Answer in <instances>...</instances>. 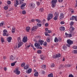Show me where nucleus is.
<instances>
[{
    "label": "nucleus",
    "instance_id": "nucleus-57",
    "mask_svg": "<svg viewBox=\"0 0 77 77\" xmlns=\"http://www.w3.org/2000/svg\"><path fill=\"white\" fill-rule=\"evenodd\" d=\"M74 77V76L72 74L69 75V77Z\"/></svg>",
    "mask_w": 77,
    "mask_h": 77
},
{
    "label": "nucleus",
    "instance_id": "nucleus-11",
    "mask_svg": "<svg viewBox=\"0 0 77 77\" xmlns=\"http://www.w3.org/2000/svg\"><path fill=\"white\" fill-rule=\"evenodd\" d=\"M26 5V3H24L21 5V9L22 10H24V6Z\"/></svg>",
    "mask_w": 77,
    "mask_h": 77
},
{
    "label": "nucleus",
    "instance_id": "nucleus-62",
    "mask_svg": "<svg viewBox=\"0 0 77 77\" xmlns=\"http://www.w3.org/2000/svg\"><path fill=\"white\" fill-rule=\"evenodd\" d=\"M63 50H64L65 51L66 50V49H67V48H66V47L63 48Z\"/></svg>",
    "mask_w": 77,
    "mask_h": 77
},
{
    "label": "nucleus",
    "instance_id": "nucleus-2",
    "mask_svg": "<svg viewBox=\"0 0 77 77\" xmlns=\"http://www.w3.org/2000/svg\"><path fill=\"white\" fill-rule=\"evenodd\" d=\"M29 7L30 9H33L35 8V4L34 3H32L29 4Z\"/></svg>",
    "mask_w": 77,
    "mask_h": 77
},
{
    "label": "nucleus",
    "instance_id": "nucleus-48",
    "mask_svg": "<svg viewBox=\"0 0 77 77\" xmlns=\"http://www.w3.org/2000/svg\"><path fill=\"white\" fill-rule=\"evenodd\" d=\"M7 3L8 5H11V2L9 1H8Z\"/></svg>",
    "mask_w": 77,
    "mask_h": 77
},
{
    "label": "nucleus",
    "instance_id": "nucleus-21",
    "mask_svg": "<svg viewBox=\"0 0 77 77\" xmlns=\"http://www.w3.org/2000/svg\"><path fill=\"white\" fill-rule=\"evenodd\" d=\"M64 68V66H63V65L60 64V68H59V69H63Z\"/></svg>",
    "mask_w": 77,
    "mask_h": 77
},
{
    "label": "nucleus",
    "instance_id": "nucleus-36",
    "mask_svg": "<svg viewBox=\"0 0 77 77\" xmlns=\"http://www.w3.org/2000/svg\"><path fill=\"white\" fill-rule=\"evenodd\" d=\"M45 36H50V35L48 34V32H45Z\"/></svg>",
    "mask_w": 77,
    "mask_h": 77
},
{
    "label": "nucleus",
    "instance_id": "nucleus-38",
    "mask_svg": "<svg viewBox=\"0 0 77 77\" xmlns=\"http://www.w3.org/2000/svg\"><path fill=\"white\" fill-rule=\"evenodd\" d=\"M67 37H69V38H71L72 37V35L71 34H68V36Z\"/></svg>",
    "mask_w": 77,
    "mask_h": 77
},
{
    "label": "nucleus",
    "instance_id": "nucleus-27",
    "mask_svg": "<svg viewBox=\"0 0 77 77\" xmlns=\"http://www.w3.org/2000/svg\"><path fill=\"white\" fill-rule=\"evenodd\" d=\"M17 41L19 42H21V38L20 37L17 38Z\"/></svg>",
    "mask_w": 77,
    "mask_h": 77
},
{
    "label": "nucleus",
    "instance_id": "nucleus-16",
    "mask_svg": "<svg viewBox=\"0 0 77 77\" xmlns=\"http://www.w3.org/2000/svg\"><path fill=\"white\" fill-rule=\"evenodd\" d=\"M74 29H75V28L73 27L72 26H71L70 27L69 30L70 31V32H73V31L74 30Z\"/></svg>",
    "mask_w": 77,
    "mask_h": 77
},
{
    "label": "nucleus",
    "instance_id": "nucleus-22",
    "mask_svg": "<svg viewBox=\"0 0 77 77\" xmlns=\"http://www.w3.org/2000/svg\"><path fill=\"white\" fill-rule=\"evenodd\" d=\"M29 66L27 64L23 67V68L24 69H27L29 68Z\"/></svg>",
    "mask_w": 77,
    "mask_h": 77
},
{
    "label": "nucleus",
    "instance_id": "nucleus-55",
    "mask_svg": "<svg viewBox=\"0 0 77 77\" xmlns=\"http://www.w3.org/2000/svg\"><path fill=\"white\" fill-rule=\"evenodd\" d=\"M42 66V68H46V66H45V65H43Z\"/></svg>",
    "mask_w": 77,
    "mask_h": 77
},
{
    "label": "nucleus",
    "instance_id": "nucleus-44",
    "mask_svg": "<svg viewBox=\"0 0 77 77\" xmlns=\"http://www.w3.org/2000/svg\"><path fill=\"white\" fill-rule=\"evenodd\" d=\"M36 21L38 23H40L41 22V21L39 20L38 19H37L36 20Z\"/></svg>",
    "mask_w": 77,
    "mask_h": 77
},
{
    "label": "nucleus",
    "instance_id": "nucleus-28",
    "mask_svg": "<svg viewBox=\"0 0 77 77\" xmlns=\"http://www.w3.org/2000/svg\"><path fill=\"white\" fill-rule=\"evenodd\" d=\"M10 60H11L12 61L14 60V56L12 55H11L10 57Z\"/></svg>",
    "mask_w": 77,
    "mask_h": 77
},
{
    "label": "nucleus",
    "instance_id": "nucleus-34",
    "mask_svg": "<svg viewBox=\"0 0 77 77\" xmlns=\"http://www.w3.org/2000/svg\"><path fill=\"white\" fill-rule=\"evenodd\" d=\"M30 27H27L26 28V30L27 31H29L30 30Z\"/></svg>",
    "mask_w": 77,
    "mask_h": 77
},
{
    "label": "nucleus",
    "instance_id": "nucleus-12",
    "mask_svg": "<svg viewBox=\"0 0 77 77\" xmlns=\"http://www.w3.org/2000/svg\"><path fill=\"white\" fill-rule=\"evenodd\" d=\"M64 18V14L62 13H61L60 14V18L61 19H63Z\"/></svg>",
    "mask_w": 77,
    "mask_h": 77
},
{
    "label": "nucleus",
    "instance_id": "nucleus-25",
    "mask_svg": "<svg viewBox=\"0 0 77 77\" xmlns=\"http://www.w3.org/2000/svg\"><path fill=\"white\" fill-rule=\"evenodd\" d=\"M59 40L58 39V38H57V37H55L54 39V42H57Z\"/></svg>",
    "mask_w": 77,
    "mask_h": 77
},
{
    "label": "nucleus",
    "instance_id": "nucleus-24",
    "mask_svg": "<svg viewBox=\"0 0 77 77\" xmlns=\"http://www.w3.org/2000/svg\"><path fill=\"white\" fill-rule=\"evenodd\" d=\"M17 61H15V62H14L13 63H11V66H14L15 65V63H17Z\"/></svg>",
    "mask_w": 77,
    "mask_h": 77
},
{
    "label": "nucleus",
    "instance_id": "nucleus-26",
    "mask_svg": "<svg viewBox=\"0 0 77 77\" xmlns=\"http://www.w3.org/2000/svg\"><path fill=\"white\" fill-rule=\"evenodd\" d=\"M25 65H26L25 63H23L21 64V66H22V67H24V66H25Z\"/></svg>",
    "mask_w": 77,
    "mask_h": 77
},
{
    "label": "nucleus",
    "instance_id": "nucleus-20",
    "mask_svg": "<svg viewBox=\"0 0 77 77\" xmlns=\"http://www.w3.org/2000/svg\"><path fill=\"white\" fill-rule=\"evenodd\" d=\"M75 16H72L71 17H70V20H72V21H73V20H75Z\"/></svg>",
    "mask_w": 77,
    "mask_h": 77
},
{
    "label": "nucleus",
    "instance_id": "nucleus-8",
    "mask_svg": "<svg viewBox=\"0 0 77 77\" xmlns=\"http://www.w3.org/2000/svg\"><path fill=\"white\" fill-rule=\"evenodd\" d=\"M14 72L17 75H19V74H20V71H18V69H16V70H15L14 71Z\"/></svg>",
    "mask_w": 77,
    "mask_h": 77
},
{
    "label": "nucleus",
    "instance_id": "nucleus-10",
    "mask_svg": "<svg viewBox=\"0 0 77 77\" xmlns=\"http://www.w3.org/2000/svg\"><path fill=\"white\" fill-rule=\"evenodd\" d=\"M28 39H27V38L26 37H24L23 39V42H26L27 41V40Z\"/></svg>",
    "mask_w": 77,
    "mask_h": 77
},
{
    "label": "nucleus",
    "instance_id": "nucleus-61",
    "mask_svg": "<svg viewBox=\"0 0 77 77\" xmlns=\"http://www.w3.org/2000/svg\"><path fill=\"white\" fill-rule=\"evenodd\" d=\"M75 21H77V16L75 17Z\"/></svg>",
    "mask_w": 77,
    "mask_h": 77
},
{
    "label": "nucleus",
    "instance_id": "nucleus-49",
    "mask_svg": "<svg viewBox=\"0 0 77 77\" xmlns=\"http://www.w3.org/2000/svg\"><path fill=\"white\" fill-rule=\"evenodd\" d=\"M1 41H2V42H4V38H1Z\"/></svg>",
    "mask_w": 77,
    "mask_h": 77
},
{
    "label": "nucleus",
    "instance_id": "nucleus-1",
    "mask_svg": "<svg viewBox=\"0 0 77 77\" xmlns=\"http://www.w3.org/2000/svg\"><path fill=\"white\" fill-rule=\"evenodd\" d=\"M57 2V0H52L51 3H52V7L53 8H55Z\"/></svg>",
    "mask_w": 77,
    "mask_h": 77
},
{
    "label": "nucleus",
    "instance_id": "nucleus-46",
    "mask_svg": "<svg viewBox=\"0 0 77 77\" xmlns=\"http://www.w3.org/2000/svg\"><path fill=\"white\" fill-rule=\"evenodd\" d=\"M39 11L40 12H42L44 11V9H42V8H41L40 9Z\"/></svg>",
    "mask_w": 77,
    "mask_h": 77
},
{
    "label": "nucleus",
    "instance_id": "nucleus-35",
    "mask_svg": "<svg viewBox=\"0 0 77 77\" xmlns=\"http://www.w3.org/2000/svg\"><path fill=\"white\" fill-rule=\"evenodd\" d=\"M12 31V33H15V28H12V30H11Z\"/></svg>",
    "mask_w": 77,
    "mask_h": 77
},
{
    "label": "nucleus",
    "instance_id": "nucleus-15",
    "mask_svg": "<svg viewBox=\"0 0 77 77\" xmlns=\"http://www.w3.org/2000/svg\"><path fill=\"white\" fill-rule=\"evenodd\" d=\"M32 68H30L26 71V72L27 74H29L30 72H32Z\"/></svg>",
    "mask_w": 77,
    "mask_h": 77
},
{
    "label": "nucleus",
    "instance_id": "nucleus-51",
    "mask_svg": "<svg viewBox=\"0 0 77 77\" xmlns=\"http://www.w3.org/2000/svg\"><path fill=\"white\" fill-rule=\"evenodd\" d=\"M55 66V64L54 63H53L51 65V67H52V68L53 67H54Z\"/></svg>",
    "mask_w": 77,
    "mask_h": 77
},
{
    "label": "nucleus",
    "instance_id": "nucleus-18",
    "mask_svg": "<svg viewBox=\"0 0 77 77\" xmlns=\"http://www.w3.org/2000/svg\"><path fill=\"white\" fill-rule=\"evenodd\" d=\"M59 13L57 11L56 12H55L54 16H56V17H59Z\"/></svg>",
    "mask_w": 77,
    "mask_h": 77
},
{
    "label": "nucleus",
    "instance_id": "nucleus-59",
    "mask_svg": "<svg viewBox=\"0 0 77 77\" xmlns=\"http://www.w3.org/2000/svg\"><path fill=\"white\" fill-rule=\"evenodd\" d=\"M3 35V36H6V32H4Z\"/></svg>",
    "mask_w": 77,
    "mask_h": 77
},
{
    "label": "nucleus",
    "instance_id": "nucleus-42",
    "mask_svg": "<svg viewBox=\"0 0 77 77\" xmlns=\"http://www.w3.org/2000/svg\"><path fill=\"white\" fill-rule=\"evenodd\" d=\"M41 59H42V60H45V57H44V55H42L41 58Z\"/></svg>",
    "mask_w": 77,
    "mask_h": 77
},
{
    "label": "nucleus",
    "instance_id": "nucleus-13",
    "mask_svg": "<svg viewBox=\"0 0 77 77\" xmlns=\"http://www.w3.org/2000/svg\"><path fill=\"white\" fill-rule=\"evenodd\" d=\"M7 41L8 42H11V40H12V37H8L7 39Z\"/></svg>",
    "mask_w": 77,
    "mask_h": 77
},
{
    "label": "nucleus",
    "instance_id": "nucleus-9",
    "mask_svg": "<svg viewBox=\"0 0 77 77\" xmlns=\"http://www.w3.org/2000/svg\"><path fill=\"white\" fill-rule=\"evenodd\" d=\"M67 42L68 44H69V45H71L72 44H73V42L70 39H68L67 41Z\"/></svg>",
    "mask_w": 77,
    "mask_h": 77
},
{
    "label": "nucleus",
    "instance_id": "nucleus-43",
    "mask_svg": "<svg viewBox=\"0 0 77 77\" xmlns=\"http://www.w3.org/2000/svg\"><path fill=\"white\" fill-rule=\"evenodd\" d=\"M22 14H23V15L26 14V11L25 10L23 11H22Z\"/></svg>",
    "mask_w": 77,
    "mask_h": 77
},
{
    "label": "nucleus",
    "instance_id": "nucleus-5",
    "mask_svg": "<svg viewBox=\"0 0 77 77\" xmlns=\"http://www.w3.org/2000/svg\"><path fill=\"white\" fill-rule=\"evenodd\" d=\"M61 57V54H58L53 56V58L54 59H56V58H57L58 57Z\"/></svg>",
    "mask_w": 77,
    "mask_h": 77
},
{
    "label": "nucleus",
    "instance_id": "nucleus-63",
    "mask_svg": "<svg viewBox=\"0 0 77 77\" xmlns=\"http://www.w3.org/2000/svg\"><path fill=\"white\" fill-rule=\"evenodd\" d=\"M60 23L61 24H64V22L63 21H61Z\"/></svg>",
    "mask_w": 77,
    "mask_h": 77
},
{
    "label": "nucleus",
    "instance_id": "nucleus-32",
    "mask_svg": "<svg viewBox=\"0 0 77 77\" xmlns=\"http://www.w3.org/2000/svg\"><path fill=\"white\" fill-rule=\"evenodd\" d=\"M43 45H44V46H45V47H47V42H44L43 43Z\"/></svg>",
    "mask_w": 77,
    "mask_h": 77
},
{
    "label": "nucleus",
    "instance_id": "nucleus-4",
    "mask_svg": "<svg viewBox=\"0 0 77 77\" xmlns=\"http://www.w3.org/2000/svg\"><path fill=\"white\" fill-rule=\"evenodd\" d=\"M23 45V43L22 42H18V46H17V45L16 46H15V48H20L21 46Z\"/></svg>",
    "mask_w": 77,
    "mask_h": 77
},
{
    "label": "nucleus",
    "instance_id": "nucleus-37",
    "mask_svg": "<svg viewBox=\"0 0 77 77\" xmlns=\"http://www.w3.org/2000/svg\"><path fill=\"white\" fill-rule=\"evenodd\" d=\"M74 22L73 21H72L70 22V26H73V25H74Z\"/></svg>",
    "mask_w": 77,
    "mask_h": 77
},
{
    "label": "nucleus",
    "instance_id": "nucleus-31",
    "mask_svg": "<svg viewBox=\"0 0 77 77\" xmlns=\"http://www.w3.org/2000/svg\"><path fill=\"white\" fill-rule=\"evenodd\" d=\"M58 17L57 16H55V17L53 18V20H57Z\"/></svg>",
    "mask_w": 77,
    "mask_h": 77
},
{
    "label": "nucleus",
    "instance_id": "nucleus-3",
    "mask_svg": "<svg viewBox=\"0 0 77 77\" xmlns=\"http://www.w3.org/2000/svg\"><path fill=\"white\" fill-rule=\"evenodd\" d=\"M53 14H49L47 17L48 21H50V19H52V18H53Z\"/></svg>",
    "mask_w": 77,
    "mask_h": 77
},
{
    "label": "nucleus",
    "instance_id": "nucleus-29",
    "mask_svg": "<svg viewBox=\"0 0 77 77\" xmlns=\"http://www.w3.org/2000/svg\"><path fill=\"white\" fill-rule=\"evenodd\" d=\"M34 76H35V77H38V72H37L36 73H35L34 74Z\"/></svg>",
    "mask_w": 77,
    "mask_h": 77
},
{
    "label": "nucleus",
    "instance_id": "nucleus-54",
    "mask_svg": "<svg viewBox=\"0 0 77 77\" xmlns=\"http://www.w3.org/2000/svg\"><path fill=\"white\" fill-rule=\"evenodd\" d=\"M45 27H48V23H46L45 24Z\"/></svg>",
    "mask_w": 77,
    "mask_h": 77
},
{
    "label": "nucleus",
    "instance_id": "nucleus-33",
    "mask_svg": "<svg viewBox=\"0 0 77 77\" xmlns=\"http://www.w3.org/2000/svg\"><path fill=\"white\" fill-rule=\"evenodd\" d=\"M46 41L48 42H50V39L48 38H47Z\"/></svg>",
    "mask_w": 77,
    "mask_h": 77
},
{
    "label": "nucleus",
    "instance_id": "nucleus-60",
    "mask_svg": "<svg viewBox=\"0 0 77 77\" xmlns=\"http://www.w3.org/2000/svg\"><path fill=\"white\" fill-rule=\"evenodd\" d=\"M37 39H39L40 38H41V36L40 35H38L37 36Z\"/></svg>",
    "mask_w": 77,
    "mask_h": 77
},
{
    "label": "nucleus",
    "instance_id": "nucleus-45",
    "mask_svg": "<svg viewBox=\"0 0 77 77\" xmlns=\"http://www.w3.org/2000/svg\"><path fill=\"white\" fill-rule=\"evenodd\" d=\"M37 53L39 54H41L42 53V51H41V50H38L37 51Z\"/></svg>",
    "mask_w": 77,
    "mask_h": 77
},
{
    "label": "nucleus",
    "instance_id": "nucleus-58",
    "mask_svg": "<svg viewBox=\"0 0 77 77\" xmlns=\"http://www.w3.org/2000/svg\"><path fill=\"white\" fill-rule=\"evenodd\" d=\"M58 1L59 3H61L63 2V0H58Z\"/></svg>",
    "mask_w": 77,
    "mask_h": 77
},
{
    "label": "nucleus",
    "instance_id": "nucleus-6",
    "mask_svg": "<svg viewBox=\"0 0 77 77\" xmlns=\"http://www.w3.org/2000/svg\"><path fill=\"white\" fill-rule=\"evenodd\" d=\"M37 29H38V26H34L32 28L31 32H33L34 31L36 30Z\"/></svg>",
    "mask_w": 77,
    "mask_h": 77
},
{
    "label": "nucleus",
    "instance_id": "nucleus-52",
    "mask_svg": "<svg viewBox=\"0 0 77 77\" xmlns=\"http://www.w3.org/2000/svg\"><path fill=\"white\" fill-rule=\"evenodd\" d=\"M36 3H37V5L39 6L40 5V3H39V2H37Z\"/></svg>",
    "mask_w": 77,
    "mask_h": 77
},
{
    "label": "nucleus",
    "instance_id": "nucleus-23",
    "mask_svg": "<svg viewBox=\"0 0 77 77\" xmlns=\"http://www.w3.org/2000/svg\"><path fill=\"white\" fill-rule=\"evenodd\" d=\"M24 0H19L20 2V3L19 4H20V5H22V4L23 3H24Z\"/></svg>",
    "mask_w": 77,
    "mask_h": 77
},
{
    "label": "nucleus",
    "instance_id": "nucleus-19",
    "mask_svg": "<svg viewBox=\"0 0 77 77\" xmlns=\"http://www.w3.org/2000/svg\"><path fill=\"white\" fill-rule=\"evenodd\" d=\"M65 28L63 26H61L60 28V30L61 31H64L65 30Z\"/></svg>",
    "mask_w": 77,
    "mask_h": 77
},
{
    "label": "nucleus",
    "instance_id": "nucleus-64",
    "mask_svg": "<svg viewBox=\"0 0 77 77\" xmlns=\"http://www.w3.org/2000/svg\"><path fill=\"white\" fill-rule=\"evenodd\" d=\"M48 32L49 33H51V30H48Z\"/></svg>",
    "mask_w": 77,
    "mask_h": 77
},
{
    "label": "nucleus",
    "instance_id": "nucleus-50",
    "mask_svg": "<svg viewBox=\"0 0 77 77\" xmlns=\"http://www.w3.org/2000/svg\"><path fill=\"white\" fill-rule=\"evenodd\" d=\"M8 32V31L6 29H5L3 31V33H6Z\"/></svg>",
    "mask_w": 77,
    "mask_h": 77
},
{
    "label": "nucleus",
    "instance_id": "nucleus-53",
    "mask_svg": "<svg viewBox=\"0 0 77 77\" xmlns=\"http://www.w3.org/2000/svg\"><path fill=\"white\" fill-rule=\"evenodd\" d=\"M42 74H44L45 73V71H44V70H42Z\"/></svg>",
    "mask_w": 77,
    "mask_h": 77
},
{
    "label": "nucleus",
    "instance_id": "nucleus-56",
    "mask_svg": "<svg viewBox=\"0 0 77 77\" xmlns=\"http://www.w3.org/2000/svg\"><path fill=\"white\" fill-rule=\"evenodd\" d=\"M77 46H74L73 47V48H74V49H77Z\"/></svg>",
    "mask_w": 77,
    "mask_h": 77
},
{
    "label": "nucleus",
    "instance_id": "nucleus-14",
    "mask_svg": "<svg viewBox=\"0 0 77 77\" xmlns=\"http://www.w3.org/2000/svg\"><path fill=\"white\" fill-rule=\"evenodd\" d=\"M18 2H19V1L18 0H17L16 1V3H14V5L15 7H17V5H19V3H18Z\"/></svg>",
    "mask_w": 77,
    "mask_h": 77
},
{
    "label": "nucleus",
    "instance_id": "nucleus-47",
    "mask_svg": "<svg viewBox=\"0 0 77 77\" xmlns=\"http://www.w3.org/2000/svg\"><path fill=\"white\" fill-rule=\"evenodd\" d=\"M4 8L5 10H7V9H8V7L7 6H5L4 7Z\"/></svg>",
    "mask_w": 77,
    "mask_h": 77
},
{
    "label": "nucleus",
    "instance_id": "nucleus-40",
    "mask_svg": "<svg viewBox=\"0 0 77 77\" xmlns=\"http://www.w3.org/2000/svg\"><path fill=\"white\" fill-rule=\"evenodd\" d=\"M77 50H74L73 52V54H77Z\"/></svg>",
    "mask_w": 77,
    "mask_h": 77
},
{
    "label": "nucleus",
    "instance_id": "nucleus-7",
    "mask_svg": "<svg viewBox=\"0 0 77 77\" xmlns=\"http://www.w3.org/2000/svg\"><path fill=\"white\" fill-rule=\"evenodd\" d=\"M34 45L38 49L39 48V47H40V44L38 43H36L34 44Z\"/></svg>",
    "mask_w": 77,
    "mask_h": 77
},
{
    "label": "nucleus",
    "instance_id": "nucleus-17",
    "mask_svg": "<svg viewBox=\"0 0 77 77\" xmlns=\"http://www.w3.org/2000/svg\"><path fill=\"white\" fill-rule=\"evenodd\" d=\"M38 42H40V45H42L43 44V42H44V41L40 39L38 41Z\"/></svg>",
    "mask_w": 77,
    "mask_h": 77
},
{
    "label": "nucleus",
    "instance_id": "nucleus-41",
    "mask_svg": "<svg viewBox=\"0 0 77 77\" xmlns=\"http://www.w3.org/2000/svg\"><path fill=\"white\" fill-rule=\"evenodd\" d=\"M37 25L38 27H41V26H42V25L41 24L37 23Z\"/></svg>",
    "mask_w": 77,
    "mask_h": 77
},
{
    "label": "nucleus",
    "instance_id": "nucleus-39",
    "mask_svg": "<svg viewBox=\"0 0 77 77\" xmlns=\"http://www.w3.org/2000/svg\"><path fill=\"white\" fill-rule=\"evenodd\" d=\"M3 23H4V22H2V23H0V27H1V26H3Z\"/></svg>",
    "mask_w": 77,
    "mask_h": 77
},
{
    "label": "nucleus",
    "instance_id": "nucleus-30",
    "mask_svg": "<svg viewBox=\"0 0 77 77\" xmlns=\"http://www.w3.org/2000/svg\"><path fill=\"white\" fill-rule=\"evenodd\" d=\"M48 77H53V73H51L49 75H48Z\"/></svg>",
    "mask_w": 77,
    "mask_h": 77
}]
</instances>
